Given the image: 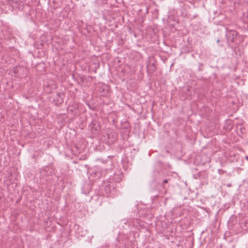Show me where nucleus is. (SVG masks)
I'll list each match as a JSON object with an SVG mask.
<instances>
[{"mask_svg": "<svg viewBox=\"0 0 248 248\" xmlns=\"http://www.w3.org/2000/svg\"><path fill=\"white\" fill-rule=\"evenodd\" d=\"M237 34V32L235 31H228L227 34V37L228 41L232 43L233 42L236 38Z\"/></svg>", "mask_w": 248, "mask_h": 248, "instance_id": "nucleus-2", "label": "nucleus"}, {"mask_svg": "<svg viewBox=\"0 0 248 248\" xmlns=\"http://www.w3.org/2000/svg\"><path fill=\"white\" fill-rule=\"evenodd\" d=\"M67 110H68V112L69 113H71V114L73 113L74 115H76V113H77V111H78L77 109L72 106H69L67 108Z\"/></svg>", "mask_w": 248, "mask_h": 248, "instance_id": "nucleus-5", "label": "nucleus"}, {"mask_svg": "<svg viewBox=\"0 0 248 248\" xmlns=\"http://www.w3.org/2000/svg\"><path fill=\"white\" fill-rule=\"evenodd\" d=\"M92 131H98L100 129L98 122L96 120H93L89 125Z\"/></svg>", "mask_w": 248, "mask_h": 248, "instance_id": "nucleus-3", "label": "nucleus"}, {"mask_svg": "<svg viewBox=\"0 0 248 248\" xmlns=\"http://www.w3.org/2000/svg\"><path fill=\"white\" fill-rule=\"evenodd\" d=\"M246 158L248 159V156H246Z\"/></svg>", "mask_w": 248, "mask_h": 248, "instance_id": "nucleus-10", "label": "nucleus"}, {"mask_svg": "<svg viewBox=\"0 0 248 248\" xmlns=\"http://www.w3.org/2000/svg\"><path fill=\"white\" fill-rule=\"evenodd\" d=\"M152 66H153V67H154V69H153V70H153V71L155 70V64L154 63H153V64H152Z\"/></svg>", "mask_w": 248, "mask_h": 248, "instance_id": "nucleus-7", "label": "nucleus"}, {"mask_svg": "<svg viewBox=\"0 0 248 248\" xmlns=\"http://www.w3.org/2000/svg\"><path fill=\"white\" fill-rule=\"evenodd\" d=\"M192 89V88L191 87H187L186 89L184 88L183 91L186 94V98H188L189 99H191L190 96Z\"/></svg>", "mask_w": 248, "mask_h": 248, "instance_id": "nucleus-4", "label": "nucleus"}, {"mask_svg": "<svg viewBox=\"0 0 248 248\" xmlns=\"http://www.w3.org/2000/svg\"><path fill=\"white\" fill-rule=\"evenodd\" d=\"M163 183H168V180L165 179L163 182Z\"/></svg>", "mask_w": 248, "mask_h": 248, "instance_id": "nucleus-8", "label": "nucleus"}, {"mask_svg": "<svg viewBox=\"0 0 248 248\" xmlns=\"http://www.w3.org/2000/svg\"><path fill=\"white\" fill-rule=\"evenodd\" d=\"M220 171H222V172H223V171L221 170H219V172H220Z\"/></svg>", "mask_w": 248, "mask_h": 248, "instance_id": "nucleus-9", "label": "nucleus"}, {"mask_svg": "<svg viewBox=\"0 0 248 248\" xmlns=\"http://www.w3.org/2000/svg\"><path fill=\"white\" fill-rule=\"evenodd\" d=\"M8 3L14 7H17L19 5V1L18 0H8Z\"/></svg>", "mask_w": 248, "mask_h": 248, "instance_id": "nucleus-6", "label": "nucleus"}, {"mask_svg": "<svg viewBox=\"0 0 248 248\" xmlns=\"http://www.w3.org/2000/svg\"><path fill=\"white\" fill-rule=\"evenodd\" d=\"M65 96L64 93H58L52 97V101L54 104L59 106L63 102V99Z\"/></svg>", "mask_w": 248, "mask_h": 248, "instance_id": "nucleus-1", "label": "nucleus"}]
</instances>
